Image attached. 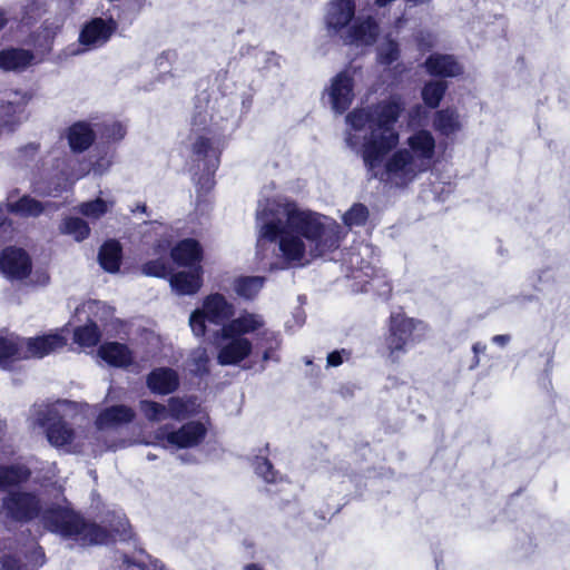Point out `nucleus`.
<instances>
[{
	"instance_id": "obj_52",
	"label": "nucleus",
	"mask_w": 570,
	"mask_h": 570,
	"mask_svg": "<svg viewBox=\"0 0 570 570\" xmlns=\"http://www.w3.org/2000/svg\"><path fill=\"white\" fill-rule=\"evenodd\" d=\"M11 223L7 219L0 220V243H4L10 233Z\"/></svg>"
},
{
	"instance_id": "obj_5",
	"label": "nucleus",
	"mask_w": 570,
	"mask_h": 570,
	"mask_svg": "<svg viewBox=\"0 0 570 570\" xmlns=\"http://www.w3.org/2000/svg\"><path fill=\"white\" fill-rule=\"evenodd\" d=\"M234 315V305L222 293H212L204 297L202 307L191 312L189 326L196 337H204L207 334V322L223 326Z\"/></svg>"
},
{
	"instance_id": "obj_34",
	"label": "nucleus",
	"mask_w": 570,
	"mask_h": 570,
	"mask_svg": "<svg viewBox=\"0 0 570 570\" xmlns=\"http://www.w3.org/2000/svg\"><path fill=\"white\" fill-rule=\"evenodd\" d=\"M256 346L263 348L262 360L264 362L267 361H278V357L275 356V352L279 350L282 340L279 335L268 328H262L255 335Z\"/></svg>"
},
{
	"instance_id": "obj_56",
	"label": "nucleus",
	"mask_w": 570,
	"mask_h": 570,
	"mask_svg": "<svg viewBox=\"0 0 570 570\" xmlns=\"http://www.w3.org/2000/svg\"><path fill=\"white\" fill-rule=\"evenodd\" d=\"M492 341L494 343H499L501 345H504V344H507L510 341V336L509 335H494L492 337Z\"/></svg>"
},
{
	"instance_id": "obj_33",
	"label": "nucleus",
	"mask_w": 570,
	"mask_h": 570,
	"mask_svg": "<svg viewBox=\"0 0 570 570\" xmlns=\"http://www.w3.org/2000/svg\"><path fill=\"white\" fill-rule=\"evenodd\" d=\"M449 85L446 80L436 79L426 81L421 89V98L430 109H436L443 100Z\"/></svg>"
},
{
	"instance_id": "obj_26",
	"label": "nucleus",
	"mask_w": 570,
	"mask_h": 570,
	"mask_svg": "<svg viewBox=\"0 0 570 570\" xmlns=\"http://www.w3.org/2000/svg\"><path fill=\"white\" fill-rule=\"evenodd\" d=\"M122 258V246L120 242L115 238L105 240L99 248L98 263L100 267L107 273H118L120 271Z\"/></svg>"
},
{
	"instance_id": "obj_11",
	"label": "nucleus",
	"mask_w": 570,
	"mask_h": 570,
	"mask_svg": "<svg viewBox=\"0 0 570 570\" xmlns=\"http://www.w3.org/2000/svg\"><path fill=\"white\" fill-rule=\"evenodd\" d=\"M265 326L262 315L244 311L238 317H232L215 333V337H245L247 334H257Z\"/></svg>"
},
{
	"instance_id": "obj_4",
	"label": "nucleus",
	"mask_w": 570,
	"mask_h": 570,
	"mask_svg": "<svg viewBox=\"0 0 570 570\" xmlns=\"http://www.w3.org/2000/svg\"><path fill=\"white\" fill-rule=\"evenodd\" d=\"M426 331L428 325L423 321L407 316L403 308L392 312L386 320L383 355L391 363H399L411 347L425 338Z\"/></svg>"
},
{
	"instance_id": "obj_20",
	"label": "nucleus",
	"mask_w": 570,
	"mask_h": 570,
	"mask_svg": "<svg viewBox=\"0 0 570 570\" xmlns=\"http://www.w3.org/2000/svg\"><path fill=\"white\" fill-rule=\"evenodd\" d=\"M170 256L178 266L195 267L200 265L204 250L197 239L185 238L171 248Z\"/></svg>"
},
{
	"instance_id": "obj_61",
	"label": "nucleus",
	"mask_w": 570,
	"mask_h": 570,
	"mask_svg": "<svg viewBox=\"0 0 570 570\" xmlns=\"http://www.w3.org/2000/svg\"><path fill=\"white\" fill-rule=\"evenodd\" d=\"M399 68H402V69H403V65L397 63V65H396V67H395V69H399Z\"/></svg>"
},
{
	"instance_id": "obj_17",
	"label": "nucleus",
	"mask_w": 570,
	"mask_h": 570,
	"mask_svg": "<svg viewBox=\"0 0 570 570\" xmlns=\"http://www.w3.org/2000/svg\"><path fill=\"white\" fill-rule=\"evenodd\" d=\"M379 33L380 26L377 21L372 16H367L350 26L343 40L346 45L371 46L376 41Z\"/></svg>"
},
{
	"instance_id": "obj_39",
	"label": "nucleus",
	"mask_w": 570,
	"mask_h": 570,
	"mask_svg": "<svg viewBox=\"0 0 570 570\" xmlns=\"http://www.w3.org/2000/svg\"><path fill=\"white\" fill-rule=\"evenodd\" d=\"M62 232L72 235L75 240L82 242L90 235L88 223L80 217H68L63 220Z\"/></svg>"
},
{
	"instance_id": "obj_40",
	"label": "nucleus",
	"mask_w": 570,
	"mask_h": 570,
	"mask_svg": "<svg viewBox=\"0 0 570 570\" xmlns=\"http://www.w3.org/2000/svg\"><path fill=\"white\" fill-rule=\"evenodd\" d=\"M139 409L149 422H159L167 419V406L153 400H141Z\"/></svg>"
},
{
	"instance_id": "obj_41",
	"label": "nucleus",
	"mask_w": 570,
	"mask_h": 570,
	"mask_svg": "<svg viewBox=\"0 0 570 570\" xmlns=\"http://www.w3.org/2000/svg\"><path fill=\"white\" fill-rule=\"evenodd\" d=\"M79 212L91 219H99L108 212V204L105 199L97 197L94 200L81 203Z\"/></svg>"
},
{
	"instance_id": "obj_59",
	"label": "nucleus",
	"mask_w": 570,
	"mask_h": 570,
	"mask_svg": "<svg viewBox=\"0 0 570 570\" xmlns=\"http://www.w3.org/2000/svg\"><path fill=\"white\" fill-rule=\"evenodd\" d=\"M422 112V106L421 105H415L413 108H412V114L413 115H420Z\"/></svg>"
},
{
	"instance_id": "obj_38",
	"label": "nucleus",
	"mask_w": 570,
	"mask_h": 570,
	"mask_svg": "<svg viewBox=\"0 0 570 570\" xmlns=\"http://www.w3.org/2000/svg\"><path fill=\"white\" fill-rule=\"evenodd\" d=\"M370 217L368 208L362 203H354L342 216L345 227L352 229L354 227L364 226Z\"/></svg>"
},
{
	"instance_id": "obj_25",
	"label": "nucleus",
	"mask_w": 570,
	"mask_h": 570,
	"mask_svg": "<svg viewBox=\"0 0 570 570\" xmlns=\"http://www.w3.org/2000/svg\"><path fill=\"white\" fill-rule=\"evenodd\" d=\"M136 417L135 411L125 404L110 405L104 409L96 419L99 429L116 428L131 423Z\"/></svg>"
},
{
	"instance_id": "obj_46",
	"label": "nucleus",
	"mask_w": 570,
	"mask_h": 570,
	"mask_svg": "<svg viewBox=\"0 0 570 570\" xmlns=\"http://www.w3.org/2000/svg\"><path fill=\"white\" fill-rule=\"evenodd\" d=\"M370 109H354L346 117L351 127L355 130H362L365 126L370 129Z\"/></svg>"
},
{
	"instance_id": "obj_13",
	"label": "nucleus",
	"mask_w": 570,
	"mask_h": 570,
	"mask_svg": "<svg viewBox=\"0 0 570 570\" xmlns=\"http://www.w3.org/2000/svg\"><path fill=\"white\" fill-rule=\"evenodd\" d=\"M205 134L198 135L193 145L191 153L197 160L205 161V171L208 176H214L220 161V149L216 146L217 141L214 137L207 136L210 134L209 128H203Z\"/></svg>"
},
{
	"instance_id": "obj_48",
	"label": "nucleus",
	"mask_w": 570,
	"mask_h": 570,
	"mask_svg": "<svg viewBox=\"0 0 570 570\" xmlns=\"http://www.w3.org/2000/svg\"><path fill=\"white\" fill-rule=\"evenodd\" d=\"M401 55L399 43L396 41H390L386 49L379 52V62L384 66H391L395 62Z\"/></svg>"
},
{
	"instance_id": "obj_18",
	"label": "nucleus",
	"mask_w": 570,
	"mask_h": 570,
	"mask_svg": "<svg viewBox=\"0 0 570 570\" xmlns=\"http://www.w3.org/2000/svg\"><path fill=\"white\" fill-rule=\"evenodd\" d=\"M146 384L151 393L168 395L178 390L180 380L174 368L156 367L148 373Z\"/></svg>"
},
{
	"instance_id": "obj_49",
	"label": "nucleus",
	"mask_w": 570,
	"mask_h": 570,
	"mask_svg": "<svg viewBox=\"0 0 570 570\" xmlns=\"http://www.w3.org/2000/svg\"><path fill=\"white\" fill-rule=\"evenodd\" d=\"M194 373L200 377L209 375V357L205 351L194 358Z\"/></svg>"
},
{
	"instance_id": "obj_32",
	"label": "nucleus",
	"mask_w": 570,
	"mask_h": 570,
	"mask_svg": "<svg viewBox=\"0 0 570 570\" xmlns=\"http://www.w3.org/2000/svg\"><path fill=\"white\" fill-rule=\"evenodd\" d=\"M22 343L23 338L0 336V367L11 371L14 364L22 361Z\"/></svg>"
},
{
	"instance_id": "obj_10",
	"label": "nucleus",
	"mask_w": 570,
	"mask_h": 570,
	"mask_svg": "<svg viewBox=\"0 0 570 570\" xmlns=\"http://www.w3.org/2000/svg\"><path fill=\"white\" fill-rule=\"evenodd\" d=\"M207 435V428L200 421H189L179 429L164 433V429L158 432V439L167 441L177 449H190L203 443Z\"/></svg>"
},
{
	"instance_id": "obj_54",
	"label": "nucleus",
	"mask_w": 570,
	"mask_h": 570,
	"mask_svg": "<svg viewBox=\"0 0 570 570\" xmlns=\"http://www.w3.org/2000/svg\"><path fill=\"white\" fill-rule=\"evenodd\" d=\"M205 124H206V115H204L203 112H197L193 116V119H191L193 128L196 126H203Z\"/></svg>"
},
{
	"instance_id": "obj_50",
	"label": "nucleus",
	"mask_w": 570,
	"mask_h": 570,
	"mask_svg": "<svg viewBox=\"0 0 570 570\" xmlns=\"http://www.w3.org/2000/svg\"><path fill=\"white\" fill-rule=\"evenodd\" d=\"M102 135L107 139H111L114 141L121 140L126 135V128L120 122L116 121L105 126Z\"/></svg>"
},
{
	"instance_id": "obj_37",
	"label": "nucleus",
	"mask_w": 570,
	"mask_h": 570,
	"mask_svg": "<svg viewBox=\"0 0 570 570\" xmlns=\"http://www.w3.org/2000/svg\"><path fill=\"white\" fill-rule=\"evenodd\" d=\"M8 209L10 213L23 216H39L45 208L41 202L24 195L17 202L8 204Z\"/></svg>"
},
{
	"instance_id": "obj_36",
	"label": "nucleus",
	"mask_w": 570,
	"mask_h": 570,
	"mask_svg": "<svg viewBox=\"0 0 570 570\" xmlns=\"http://www.w3.org/2000/svg\"><path fill=\"white\" fill-rule=\"evenodd\" d=\"M100 338L101 331L97 323L91 320L73 330V342L81 347H94L99 343Z\"/></svg>"
},
{
	"instance_id": "obj_44",
	"label": "nucleus",
	"mask_w": 570,
	"mask_h": 570,
	"mask_svg": "<svg viewBox=\"0 0 570 570\" xmlns=\"http://www.w3.org/2000/svg\"><path fill=\"white\" fill-rule=\"evenodd\" d=\"M261 234L264 238L274 242L279 240L286 230V223L283 224L282 219H274L268 222H261Z\"/></svg>"
},
{
	"instance_id": "obj_55",
	"label": "nucleus",
	"mask_w": 570,
	"mask_h": 570,
	"mask_svg": "<svg viewBox=\"0 0 570 570\" xmlns=\"http://www.w3.org/2000/svg\"><path fill=\"white\" fill-rule=\"evenodd\" d=\"M487 346L480 342L474 343L472 346L473 353L475 355L476 363L479 362V354L485 351Z\"/></svg>"
},
{
	"instance_id": "obj_53",
	"label": "nucleus",
	"mask_w": 570,
	"mask_h": 570,
	"mask_svg": "<svg viewBox=\"0 0 570 570\" xmlns=\"http://www.w3.org/2000/svg\"><path fill=\"white\" fill-rule=\"evenodd\" d=\"M40 148V145L37 144V142H30V144H27L26 146L21 147L20 148V151L28 155V154H31V155H35Z\"/></svg>"
},
{
	"instance_id": "obj_12",
	"label": "nucleus",
	"mask_w": 570,
	"mask_h": 570,
	"mask_svg": "<svg viewBox=\"0 0 570 570\" xmlns=\"http://www.w3.org/2000/svg\"><path fill=\"white\" fill-rule=\"evenodd\" d=\"M66 343V338L57 333L23 338L22 361L30 358H43L50 353L62 348Z\"/></svg>"
},
{
	"instance_id": "obj_16",
	"label": "nucleus",
	"mask_w": 570,
	"mask_h": 570,
	"mask_svg": "<svg viewBox=\"0 0 570 570\" xmlns=\"http://www.w3.org/2000/svg\"><path fill=\"white\" fill-rule=\"evenodd\" d=\"M354 0H332L325 14V24L330 32L337 35L345 29L355 16Z\"/></svg>"
},
{
	"instance_id": "obj_24",
	"label": "nucleus",
	"mask_w": 570,
	"mask_h": 570,
	"mask_svg": "<svg viewBox=\"0 0 570 570\" xmlns=\"http://www.w3.org/2000/svg\"><path fill=\"white\" fill-rule=\"evenodd\" d=\"M170 285L179 295H194L203 286V267H193L191 271H181L170 276Z\"/></svg>"
},
{
	"instance_id": "obj_30",
	"label": "nucleus",
	"mask_w": 570,
	"mask_h": 570,
	"mask_svg": "<svg viewBox=\"0 0 570 570\" xmlns=\"http://www.w3.org/2000/svg\"><path fill=\"white\" fill-rule=\"evenodd\" d=\"M31 471L26 464H0V491H10L27 483Z\"/></svg>"
},
{
	"instance_id": "obj_23",
	"label": "nucleus",
	"mask_w": 570,
	"mask_h": 570,
	"mask_svg": "<svg viewBox=\"0 0 570 570\" xmlns=\"http://www.w3.org/2000/svg\"><path fill=\"white\" fill-rule=\"evenodd\" d=\"M46 436L55 448H63L72 443L76 433L62 416L55 414L47 419Z\"/></svg>"
},
{
	"instance_id": "obj_35",
	"label": "nucleus",
	"mask_w": 570,
	"mask_h": 570,
	"mask_svg": "<svg viewBox=\"0 0 570 570\" xmlns=\"http://www.w3.org/2000/svg\"><path fill=\"white\" fill-rule=\"evenodd\" d=\"M264 276H239L234 282L236 294L245 299H254L265 284Z\"/></svg>"
},
{
	"instance_id": "obj_21",
	"label": "nucleus",
	"mask_w": 570,
	"mask_h": 570,
	"mask_svg": "<svg viewBox=\"0 0 570 570\" xmlns=\"http://www.w3.org/2000/svg\"><path fill=\"white\" fill-rule=\"evenodd\" d=\"M98 355L108 365L117 368H127L134 363L132 351L127 344L117 341L102 343Z\"/></svg>"
},
{
	"instance_id": "obj_19",
	"label": "nucleus",
	"mask_w": 570,
	"mask_h": 570,
	"mask_svg": "<svg viewBox=\"0 0 570 570\" xmlns=\"http://www.w3.org/2000/svg\"><path fill=\"white\" fill-rule=\"evenodd\" d=\"M66 138L70 150L81 154L94 145L97 135L89 122L78 120L68 127Z\"/></svg>"
},
{
	"instance_id": "obj_43",
	"label": "nucleus",
	"mask_w": 570,
	"mask_h": 570,
	"mask_svg": "<svg viewBox=\"0 0 570 570\" xmlns=\"http://www.w3.org/2000/svg\"><path fill=\"white\" fill-rule=\"evenodd\" d=\"M255 471L267 483H275L278 480H282L279 472L274 469L273 463L267 458H257Z\"/></svg>"
},
{
	"instance_id": "obj_9",
	"label": "nucleus",
	"mask_w": 570,
	"mask_h": 570,
	"mask_svg": "<svg viewBox=\"0 0 570 570\" xmlns=\"http://www.w3.org/2000/svg\"><path fill=\"white\" fill-rule=\"evenodd\" d=\"M354 86V78L346 70L340 71L332 78L331 85L325 91L328 102L336 114L343 115L352 106L355 97Z\"/></svg>"
},
{
	"instance_id": "obj_47",
	"label": "nucleus",
	"mask_w": 570,
	"mask_h": 570,
	"mask_svg": "<svg viewBox=\"0 0 570 570\" xmlns=\"http://www.w3.org/2000/svg\"><path fill=\"white\" fill-rule=\"evenodd\" d=\"M281 204L276 202L267 200L266 204L257 212V220L268 222L274 219H281Z\"/></svg>"
},
{
	"instance_id": "obj_8",
	"label": "nucleus",
	"mask_w": 570,
	"mask_h": 570,
	"mask_svg": "<svg viewBox=\"0 0 570 570\" xmlns=\"http://www.w3.org/2000/svg\"><path fill=\"white\" fill-rule=\"evenodd\" d=\"M32 272V261L26 249L7 246L0 252V273L11 281L28 278Z\"/></svg>"
},
{
	"instance_id": "obj_1",
	"label": "nucleus",
	"mask_w": 570,
	"mask_h": 570,
	"mask_svg": "<svg viewBox=\"0 0 570 570\" xmlns=\"http://www.w3.org/2000/svg\"><path fill=\"white\" fill-rule=\"evenodd\" d=\"M6 517L17 523H29L40 518L49 532L75 539L81 547L102 546L114 541L117 530H109L87 520L70 507L52 503L42 509L40 498L31 491H9L2 499Z\"/></svg>"
},
{
	"instance_id": "obj_58",
	"label": "nucleus",
	"mask_w": 570,
	"mask_h": 570,
	"mask_svg": "<svg viewBox=\"0 0 570 570\" xmlns=\"http://www.w3.org/2000/svg\"><path fill=\"white\" fill-rule=\"evenodd\" d=\"M8 23V19L6 17V12L0 9V30L3 29Z\"/></svg>"
},
{
	"instance_id": "obj_51",
	"label": "nucleus",
	"mask_w": 570,
	"mask_h": 570,
	"mask_svg": "<svg viewBox=\"0 0 570 570\" xmlns=\"http://www.w3.org/2000/svg\"><path fill=\"white\" fill-rule=\"evenodd\" d=\"M343 354L348 356L350 352L342 348L341 351L335 350V351L328 353L327 358H326L327 367H337V366L342 365L344 362Z\"/></svg>"
},
{
	"instance_id": "obj_60",
	"label": "nucleus",
	"mask_w": 570,
	"mask_h": 570,
	"mask_svg": "<svg viewBox=\"0 0 570 570\" xmlns=\"http://www.w3.org/2000/svg\"><path fill=\"white\" fill-rule=\"evenodd\" d=\"M146 208H147V207H146V205L144 204V205L140 207V210H141V212H146Z\"/></svg>"
},
{
	"instance_id": "obj_28",
	"label": "nucleus",
	"mask_w": 570,
	"mask_h": 570,
	"mask_svg": "<svg viewBox=\"0 0 570 570\" xmlns=\"http://www.w3.org/2000/svg\"><path fill=\"white\" fill-rule=\"evenodd\" d=\"M433 129L443 137H450L462 130V122L459 111L453 107H446L435 111Z\"/></svg>"
},
{
	"instance_id": "obj_31",
	"label": "nucleus",
	"mask_w": 570,
	"mask_h": 570,
	"mask_svg": "<svg viewBox=\"0 0 570 570\" xmlns=\"http://www.w3.org/2000/svg\"><path fill=\"white\" fill-rule=\"evenodd\" d=\"M26 104L0 99V131L13 132L21 124Z\"/></svg>"
},
{
	"instance_id": "obj_14",
	"label": "nucleus",
	"mask_w": 570,
	"mask_h": 570,
	"mask_svg": "<svg viewBox=\"0 0 570 570\" xmlns=\"http://www.w3.org/2000/svg\"><path fill=\"white\" fill-rule=\"evenodd\" d=\"M423 67L430 76L443 80L459 77L464 72L463 66L458 61L455 56L440 52L428 56Z\"/></svg>"
},
{
	"instance_id": "obj_7",
	"label": "nucleus",
	"mask_w": 570,
	"mask_h": 570,
	"mask_svg": "<svg viewBox=\"0 0 570 570\" xmlns=\"http://www.w3.org/2000/svg\"><path fill=\"white\" fill-rule=\"evenodd\" d=\"M117 30L118 22L112 17H95L82 24L78 42L85 50L96 49L105 46Z\"/></svg>"
},
{
	"instance_id": "obj_22",
	"label": "nucleus",
	"mask_w": 570,
	"mask_h": 570,
	"mask_svg": "<svg viewBox=\"0 0 570 570\" xmlns=\"http://www.w3.org/2000/svg\"><path fill=\"white\" fill-rule=\"evenodd\" d=\"M278 248L287 267L303 265L306 245L301 237L286 229L279 238Z\"/></svg>"
},
{
	"instance_id": "obj_45",
	"label": "nucleus",
	"mask_w": 570,
	"mask_h": 570,
	"mask_svg": "<svg viewBox=\"0 0 570 570\" xmlns=\"http://www.w3.org/2000/svg\"><path fill=\"white\" fill-rule=\"evenodd\" d=\"M141 272L146 276L165 278L169 275L170 268L161 258H157L144 263Z\"/></svg>"
},
{
	"instance_id": "obj_2",
	"label": "nucleus",
	"mask_w": 570,
	"mask_h": 570,
	"mask_svg": "<svg viewBox=\"0 0 570 570\" xmlns=\"http://www.w3.org/2000/svg\"><path fill=\"white\" fill-rule=\"evenodd\" d=\"M284 213L287 232L309 242L313 258L334 253L347 236L335 219L320 213L299 209L294 204L286 205Z\"/></svg>"
},
{
	"instance_id": "obj_57",
	"label": "nucleus",
	"mask_w": 570,
	"mask_h": 570,
	"mask_svg": "<svg viewBox=\"0 0 570 570\" xmlns=\"http://www.w3.org/2000/svg\"><path fill=\"white\" fill-rule=\"evenodd\" d=\"M407 4L411 6H421L430 3L432 0H404Z\"/></svg>"
},
{
	"instance_id": "obj_15",
	"label": "nucleus",
	"mask_w": 570,
	"mask_h": 570,
	"mask_svg": "<svg viewBox=\"0 0 570 570\" xmlns=\"http://www.w3.org/2000/svg\"><path fill=\"white\" fill-rule=\"evenodd\" d=\"M227 341L217 353V363L223 366L238 365L253 352V343L247 337H219Z\"/></svg>"
},
{
	"instance_id": "obj_29",
	"label": "nucleus",
	"mask_w": 570,
	"mask_h": 570,
	"mask_svg": "<svg viewBox=\"0 0 570 570\" xmlns=\"http://www.w3.org/2000/svg\"><path fill=\"white\" fill-rule=\"evenodd\" d=\"M406 144L413 157L420 160H431L435 154V139L428 129H420L411 135Z\"/></svg>"
},
{
	"instance_id": "obj_3",
	"label": "nucleus",
	"mask_w": 570,
	"mask_h": 570,
	"mask_svg": "<svg viewBox=\"0 0 570 570\" xmlns=\"http://www.w3.org/2000/svg\"><path fill=\"white\" fill-rule=\"evenodd\" d=\"M404 111L401 97L379 101L370 108V135L363 144L362 157L368 170L379 168L385 156L393 150L400 139L395 124Z\"/></svg>"
},
{
	"instance_id": "obj_42",
	"label": "nucleus",
	"mask_w": 570,
	"mask_h": 570,
	"mask_svg": "<svg viewBox=\"0 0 570 570\" xmlns=\"http://www.w3.org/2000/svg\"><path fill=\"white\" fill-rule=\"evenodd\" d=\"M188 401L179 396H171L168 400L167 416L180 421L189 416Z\"/></svg>"
},
{
	"instance_id": "obj_6",
	"label": "nucleus",
	"mask_w": 570,
	"mask_h": 570,
	"mask_svg": "<svg viewBox=\"0 0 570 570\" xmlns=\"http://www.w3.org/2000/svg\"><path fill=\"white\" fill-rule=\"evenodd\" d=\"M422 170L423 169L416 168L412 153L406 148H401L394 151L386 160L384 173L379 175L375 169L370 171L373 178L383 179V175L386 174L391 180L395 179L399 185L406 186L409 183L413 181Z\"/></svg>"
},
{
	"instance_id": "obj_27",
	"label": "nucleus",
	"mask_w": 570,
	"mask_h": 570,
	"mask_svg": "<svg viewBox=\"0 0 570 570\" xmlns=\"http://www.w3.org/2000/svg\"><path fill=\"white\" fill-rule=\"evenodd\" d=\"M35 53L23 48H6L0 50V69L3 71H22L32 65Z\"/></svg>"
}]
</instances>
